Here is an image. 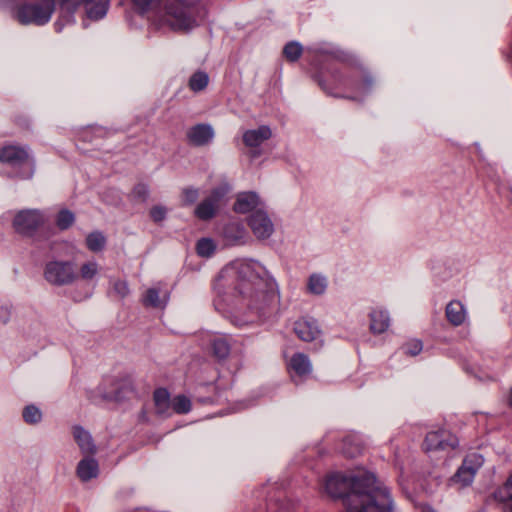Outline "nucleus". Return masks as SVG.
Segmentation results:
<instances>
[{
  "label": "nucleus",
  "mask_w": 512,
  "mask_h": 512,
  "mask_svg": "<svg viewBox=\"0 0 512 512\" xmlns=\"http://www.w3.org/2000/svg\"><path fill=\"white\" fill-rule=\"evenodd\" d=\"M201 0H169L157 11L153 23L176 32H188L199 25V11L195 6Z\"/></svg>",
  "instance_id": "f03ea898"
},
{
  "label": "nucleus",
  "mask_w": 512,
  "mask_h": 512,
  "mask_svg": "<svg viewBox=\"0 0 512 512\" xmlns=\"http://www.w3.org/2000/svg\"><path fill=\"white\" fill-rule=\"evenodd\" d=\"M326 287L327 281L325 277L318 274H313L309 278L308 288L311 293L322 294L325 291Z\"/></svg>",
  "instance_id": "c85d7f7f"
},
{
  "label": "nucleus",
  "mask_w": 512,
  "mask_h": 512,
  "mask_svg": "<svg viewBox=\"0 0 512 512\" xmlns=\"http://www.w3.org/2000/svg\"><path fill=\"white\" fill-rule=\"evenodd\" d=\"M212 351L218 359H225L230 354V345L224 338H216L212 342Z\"/></svg>",
  "instance_id": "bb28decb"
},
{
  "label": "nucleus",
  "mask_w": 512,
  "mask_h": 512,
  "mask_svg": "<svg viewBox=\"0 0 512 512\" xmlns=\"http://www.w3.org/2000/svg\"><path fill=\"white\" fill-rule=\"evenodd\" d=\"M154 402L157 412L160 414L166 413L170 407V395L166 389H157L154 392Z\"/></svg>",
  "instance_id": "393cba45"
},
{
  "label": "nucleus",
  "mask_w": 512,
  "mask_h": 512,
  "mask_svg": "<svg viewBox=\"0 0 512 512\" xmlns=\"http://www.w3.org/2000/svg\"><path fill=\"white\" fill-rule=\"evenodd\" d=\"M148 193H149L148 187L144 184H138L134 188V194L141 199H145L148 196Z\"/></svg>",
  "instance_id": "ea45409f"
},
{
  "label": "nucleus",
  "mask_w": 512,
  "mask_h": 512,
  "mask_svg": "<svg viewBox=\"0 0 512 512\" xmlns=\"http://www.w3.org/2000/svg\"><path fill=\"white\" fill-rule=\"evenodd\" d=\"M294 331L296 335L305 342L316 341L321 336V330L319 329L315 320L300 319L294 325Z\"/></svg>",
  "instance_id": "f8f14e48"
},
{
  "label": "nucleus",
  "mask_w": 512,
  "mask_h": 512,
  "mask_svg": "<svg viewBox=\"0 0 512 512\" xmlns=\"http://www.w3.org/2000/svg\"><path fill=\"white\" fill-rule=\"evenodd\" d=\"M481 464L480 456L474 454L467 457L454 476V481L460 483L462 486L469 485L473 481L476 471Z\"/></svg>",
  "instance_id": "9d476101"
},
{
  "label": "nucleus",
  "mask_w": 512,
  "mask_h": 512,
  "mask_svg": "<svg viewBox=\"0 0 512 512\" xmlns=\"http://www.w3.org/2000/svg\"><path fill=\"white\" fill-rule=\"evenodd\" d=\"M303 52V47L300 43L292 41L285 45L283 53L287 60L291 62L297 61Z\"/></svg>",
  "instance_id": "cd10ccee"
},
{
  "label": "nucleus",
  "mask_w": 512,
  "mask_h": 512,
  "mask_svg": "<svg viewBox=\"0 0 512 512\" xmlns=\"http://www.w3.org/2000/svg\"><path fill=\"white\" fill-rule=\"evenodd\" d=\"M228 185H223L213 190L211 195L203 200L195 209V215L201 220H208L214 217L220 206L221 199L228 193Z\"/></svg>",
  "instance_id": "0eeeda50"
},
{
  "label": "nucleus",
  "mask_w": 512,
  "mask_h": 512,
  "mask_svg": "<svg viewBox=\"0 0 512 512\" xmlns=\"http://www.w3.org/2000/svg\"><path fill=\"white\" fill-rule=\"evenodd\" d=\"M115 289L121 296H125L129 292L127 283L123 281L117 282L115 284Z\"/></svg>",
  "instance_id": "a19ab883"
},
{
  "label": "nucleus",
  "mask_w": 512,
  "mask_h": 512,
  "mask_svg": "<svg viewBox=\"0 0 512 512\" xmlns=\"http://www.w3.org/2000/svg\"><path fill=\"white\" fill-rule=\"evenodd\" d=\"M43 223V217L38 210H23L17 213L13 225L17 232L30 234Z\"/></svg>",
  "instance_id": "6e6552de"
},
{
  "label": "nucleus",
  "mask_w": 512,
  "mask_h": 512,
  "mask_svg": "<svg viewBox=\"0 0 512 512\" xmlns=\"http://www.w3.org/2000/svg\"><path fill=\"white\" fill-rule=\"evenodd\" d=\"M98 474V463L93 458H86L79 462L77 475L82 481H88Z\"/></svg>",
  "instance_id": "412c9836"
},
{
  "label": "nucleus",
  "mask_w": 512,
  "mask_h": 512,
  "mask_svg": "<svg viewBox=\"0 0 512 512\" xmlns=\"http://www.w3.org/2000/svg\"><path fill=\"white\" fill-rule=\"evenodd\" d=\"M402 349L404 350L405 354L410 356H416L422 351L423 345L420 340L411 339L402 346Z\"/></svg>",
  "instance_id": "f704fd0d"
},
{
  "label": "nucleus",
  "mask_w": 512,
  "mask_h": 512,
  "mask_svg": "<svg viewBox=\"0 0 512 512\" xmlns=\"http://www.w3.org/2000/svg\"><path fill=\"white\" fill-rule=\"evenodd\" d=\"M174 412L178 414H185L191 410V401L184 395L176 396L171 402Z\"/></svg>",
  "instance_id": "c756f323"
},
{
  "label": "nucleus",
  "mask_w": 512,
  "mask_h": 512,
  "mask_svg": "<svg viewBox=\"0 0 512 512\" xmlns=\"http://www.w3.org/2000/svg\"><path fill=\"white\" fill-rule=\"evenodd\" d=\"M213 137V128L208 124L195 125L187 132L189 143L195 146L206 145L213 139Z\"/></svg>",
  "instance_id": "ddd939ff"
},
{
  "label": "nucleus",
  "mask_w": 512,
  "mask_h": 512,
  "mask_svg": "<svg viewBox=\"0 0 512 512\" xmlns=\"http://www.w3.org/2000/svg\"><path fill=\"white\" fill-rule=\"evenodd\" d=\"M497 501L506 503L509 512H512V474L506 482L494 492Z\"/></svg>",
  "instance_id": "5701e85b"
},
{
  "label": "nucleus",
  "mask_w": 512,
  "mask_h": 512,
  "mask_svg": "<svg viewBox=\"0 0 512 512\" xmlns=\"http://www.w3.org/2000/svg\"><path fill=\"white\" fill-rule=\"evenodd\" d=\"M390 325L387 313L381 309H375L370 314V330L375 334L385 332Z\"/></svg>",
  "instance_id": "6ab92c4d"
},
{
  "label": "nucleus",
  "mask_w": 512,
  "mask_h": 512,
  "mask_svg": "<svg viewBox=\"0 0 512 512\" xmlns=\"http://www.w3.org/2000/svg\"><path fill=\"white\" fill-rule=\"evenodd\" d=\"M41 417V411L34 405L26 406L23 410V418L29 424L38 423L41 420Z\"/></svg>",
  "instance_id": "473e14b6"
},
{
  "label": "nucleus",
  "mask_w": 512,
  "mask_h": 512,
  "mask_svg": "<svg viewBox=\"0 0 512 512\" xmlns=\"http://www.w3.org/2000/svg\"><path fill=\"white\" fill-rule=\"evenodd\" d=\"M261 285L262 280L257 276H253L250 279H241L237 284L236 289L240 295L247 298V305L250 306L253 299L258 296V287Z\"/></svg>",
  "instance_id": "2eb2a0df"
},
{
  "label": "nucleus",
  "mask_w": 512,
  "mask_h": 512,
  "mask_svg": "<svg viewBox=\"0 0 512 512\" xmlns=\"http://www.w3.org/2000/svg\"><path fill=\"white\" fill-rule=\"evenodd\" d=\"M427 512H436V511H435V510H433L432 508H429V509L427 510Z\"/></svg>",
  "instance_id": "37998d69"
},
{
  "label": "nucleus",
  "mask_w": 512,
  "mask_h": 512,
  "mask_svg": "<svg viewBox=\"0 0 512 512\" xmlns=\"http://www.w3.org/2000/svg\"><path fill=\"white\" fill-rule=\"evenodd\" d=\"M44 278L52 285L64 286L74 283L78 274L70 261H50L45 265Z\"/></svg>",
  "instance_id": "7ed1b4c3"
},
{
  "label": "nucleus",
  "mask_w": 512,
  "mask_h": 512,
  "mask_svg": "<svg viewBox=\"0 0 512 512\" xmlns=\"http://www.w3.org/2000/svg\"><path fill=\"white\" fill-rule=\"evenodd\" d=\"M160 0H131L134 8L140 13H147Z\"/></svg>",
  "instance_id": "c9c22d12"
},
{
  "label": "nucleus",
  "mask_w": 512,
  "mask_h": 512,
  "mask_svg": "<svg viewBox=\"0 0 512 512\" xmlns=\"http://www.w3.org/2000/svg\"><path fill=\"white\" fill-rule=\"evenodd\" d=\"M73 435L82 453L93 454L96 451L90 434L81 427H74Z\"/></svg>",
  "instance_id": "aec40b11"
},
{
  "label": "nucleus",
  "mask_w": 512,
  "mask_h": 512,
  "mask_svg": "<svg viewBox=\"0 0 512 512\" xmlns=\"http://www.w3.org/2000/svg\"><path fill=\"white\" fill-rule=\"evenodd\" d=\"M150 215L154 221L159 222L165 218L166 210L163 207H154L151 209Z\"/></svg>",
  "instance_id": "4c0bfd02"
},
{
  "label": "nucleus",
  "mask_w": 512,
  "mask_h": 512,
  "mask_svg": "<svg viewBox=\"0 0 512 512\" xmlns=\"http://www.w3.org/2000/svg\"><path fill=\"white\" fill-rule=\"evenodd\" d=\"M143 303L145 306L151 307H159L161 306V299L159 295V291L155 288H150L147 290L146 295L144 297Z\"/></svg>",
  "instance_id": "72a5a7b5"
},
{
  "label": "nucleus",
  "mask_w": 512,
  "mask_h": 512,
  "mask_svg": "<svg viewBox=\"0 0 512 512\" xmlns=\"http://www.w3.org/2000/svg\"><path fill=\"white\" fill-rule=\"evenodd\" d=\"M74 220V214L71 211L64 209L58 213L56 223L60 229L65 230L74 223Z\"/></svg>",
  "instance_id": "2f4dec72"
},
{
  "label": "nucleus",
  "mask_w": 512,
  "mask_h": 512,
  "mask_svg": "<svg viewBox=\"0 0 512 512\" xmlns=\"http://www.w3.org/2000/svg\"><path fill=\"white\" fill-rule=\"evenodd\" d=\"M362 451V448L360 446V444L358 443H353L352 441L350 440H346L344 442V447H343V453L347 456V457H356L357 455H359Z\"/></svg>",
  "instance_id": "e433bc0d"
},
{
  "label": "nucleus",
  "mask_w": 512,
  "mask_h": 512,
  "mask_svg": "<svg viewBox=\"0 0 512 512\" xmlns=\"http://www.w3.org/2000/svg\"><path fill=\"white\" fill-rule=\"evenodd\" d=\"M446 317L452 325H462L466 320V310L463 304L457 300L449 302L446 307Z\"/></svg>",
  "instance_id": "a211bd4d"
},
{
  "label": "nucleus",
  "mask_w": 512,
  "mask_h": 512,
  "mask_svg": "<svg viewBox=\"0 0 512 512\" xmlns=\"http://www.w3.org/2000/svg\"><path fill=\"white\" fill-rule=\"evenodd\" d=\"M56 27H57V31H60V30H61V28L59 27V25H58V24H56Z\"/></svg>",
  "instance_id": "c03bdc74"
},
{
  "label": "nucleus",
  "mask_w": 512,
  "mask_h": 512,
  "mask_svg": "<svg viewBox=\"0 0 512 512\" xmlns=\"http://www.w3.org/2000/svg\"><path fill=\"white\" fill-rule=\"evenodd\" d=\"M271 136V129L268 126L263 125L257 129L245 131L243 134V142L248 147H258Z\"/></svg>",
  "instance_id": "dca6fc26"
},
{
  "label": "nucleus",
  "mask_w": 512,
  "mask_h": 512,
  "mask_svg": "<svg viewBox=\"0 0 512 512\" xmlns=\"http://www.w3.org/2000/svg\"><path fill=\"white\" fill-rule=\"evenodd\" d=\"M197 253L202 257H209L215 251V244L211 239L203 238L197 242Z\"/></svg>",
  "instance_id": "7c9ffc66"
},
{
  "label": "nucleus",
  "mask_w": 512,
  "mask_h": 512,
  "mask_svg": "<svg viewBox=\"0 0 512 512\" xmlns=\"http://www.w3.org/2000/svg\"><path fill=\"white\" fill-rule=\"evenodd\" d=\"M209 84V76L204 71H196L189 79L188 87L193 92L203 91Z\"/></svg>",
  "instance_id": "b1692460"
},
{
  "label": "nucleus",
  "mask_w": 512,
  "mask_h": 512,
  "mask_svg": "<svg viewBox=\"0 0 512 512\" xmlns=\"http://www.w3.org/2000/svg\"><path fill=\"white\" fill-rule=\"evenodd\" d=\"M248 270H249V265H248V264H242V265H241V267H240V273H244V274H246Z\"/></svg>",
  "instance_id": "79ce46f5"
},
{
  "label": "nucleus",
  "mask_w": 512,
  "mask_h": 512,
  "mask_svg": "<svg viewBox=\"0 0 512 512\" xmlns=\"http://www.w3.org/2000/svg\"><path fill=\"white\" fill-rule=\"evenodd\" d=\"M249 226L258 239L270 237L274 231V226L267 214L261 210L251 215Z\"/></svg>",
  "instance_id": "9b49d317"
},
{
  "label": "nucleus",
  "mask_w": 512,
  "mask_h": 512,
  "mask_svg": "<svg viewBox=\"0 0 512 512\" xmlns=\"http://www.w3.org/2000/svg\"><path fill=\"white\" fill-rule=\"evenodd\" d=\"M53 11L54 4L52 1H44L40 4L24 5L18 10L17 19L23 25H43L50 20Z\"/></svg>",
  "instance_id": "20e7f679"
},
{
  "label": "nucleus",
  "mask_w": 512,
  "mask_h": 512,
  "mask_svg": "<svg viewBox=\"0 0 512 512\" xmlns=\"http://www.w3.org/2000/svg\"><path fill=\"white\" fill-rule=\"evenodd\" d=\"M458 446V439L447 430L429 432L423 442V450L429 454L450 452Z\"/></svg>",
  "instance_id": "39448f33"
},
{
  "label": "nucleus",
  "mask_w": 512,
  "mask_h": 512,
  "mask_svg": "<svg viewBox=\"0 0 512 512\" xmlns=\"http://www.w3.org/2000/svg\"><path fill=\"white\" fill-rule=\"evenodd\" d=\"M99 272V264L94 260H90L81 264L79 272H77V274L78 278H80L83 281L89 282L95 280L99 275Z\"/></svg>",
  "instance_id": "4be33fe9"
},
{
  "label": "nucleus",
  "mask_w": 512,
  "mask_h": 512,
  "mask_svg": "<svg viewBox=\"0 0 512 512\" xmlns=\"http://www.w3.org/2000/svg\"><path fill=\"white\" fill-rule=\"evenodd\" d=\"M259 203V198L255 193H241L234 204V211L237 213H248L256 208Z\"/></svg>",
  "instance_id": "f3484780"
},
{
  "label": "nucleus",
  "mask_w": 512,
  "mask_h": 512,
  "mask_svg": "<svg viewBox=\"0 0 512 512\" xmlns=\"http://www.w3.org/2000/svg\"><path fill=\"white\" fill-rule=\"evenodd\" d=\"M63 10L74 11L83 4L90 19L98 20L104 17L109 7V0H58Z\"/></svg>",
  "instance_id": "423d86ee"
},
{
  "label": "nucleus",
  "mask_w": 512,
  "mask_h": 512,
  "mask_svg": "<svg viewBox=\"0 0 512 512\" xmlns=\"http://www.w3.org/2000/svg\"><path fill=\"white\" fill-rule=\"evenodd\" d=\"M183 194L186 204H192L198 197V191L196 189H186Z\"/></svg>",
  "instance_id": "58836bf2"
},
{
  "label": "nucleus",
  "mask_w": 512,
  "mask_h": 512,
  "mask_svg": "<svg viewBox=\"0 0 512 512\" xmlns=\"http://www.w3.org/2000/svg\"><path fill=\"white\" fill-rule=\"evenodd\" d=\"M106 244L105 236L99 232L95 231L90 233L86 238V246L92 252H99L103 250Z\"/></svg>",
  "instance_id": "a878e982"
},
{
  "label": "nucleus",
  "mask_w": 512,
  "mask_h": 512,
  "mask_svg": "<svg viewBox=\"0 0 512 512\" xmlns=\"http://www.w3.org/2000/svg\"><path fill=\"white\" fill-rule=\"evenodd\" d=\"M324 488L331 497L343 498L347 512H392L390 493L373 474L362 477L334 474L327 477Z\"/></svg>",
  "instance_id": "f257e3e1"
},
{
  "label": "nucleus",
  "mask_w": 512,
  "mask_h": 512,
  "mask_svg": "<svg viewBox=\"0 0 512 512\" xmlns=\"http://www.w3.org/2000/svg\"><path fill=\"white\" fill-rule=\"evenodd\" d=\"M288 369L296 376L304 378L312 372V363L304 353H295L289 360Z\"/></svg>",
  "instance_id": "4468645a"
},
{
  "label": "nucleus",
  "mask_w": 512,
  "mask_h": 512,
  "mask_svg": "<svg viewBox=\"0 0 512 512\" xmlns=\"http://www.w3.org/2000/svg\"><path fill=\"white\" fill-rule=\"evenodd\" d=\"M29 160V153L25 147L18 145H5L0 148V162L13 167L21 166Z\"/></svg>",
  "instance_id": "1a4fd4ad"
}]
</instances>
